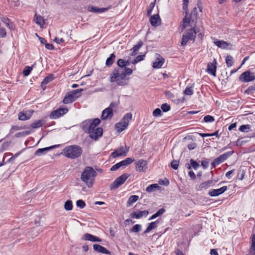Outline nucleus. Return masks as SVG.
Returning <instances> with one entry per match:
<instances>
[{
  "instance_id": "1",
  "label": "nucleus",
  "mask_w": 255,
  "mask_h": 255,
  "mask_svg": "<svg viewBox=\"0 0 255 255\" xmlns=\"http://www.w3.org/2000/svg\"><path fill=\"white\" fill-rule=\"evenodd\" d=\"M100 123V120L98 118L87 120L82 123V128L85 132L89 134L90 138L97 140L103 134V128H97Z\"/></svg>"
},
{
  "instance_id": "2",
  "label": "nucleus",
  "mask_w": 255,
  "mask_h": 255,
  "mask_svg": "<svg viewBox=\"0 0 255 255\" xmlns=\"http://www.w3.org/2000/svg\"><path fill=\"white\" fill-rule=\"evenodd\" d=\"M83 150L78 145H71L66 146L63 150L62 154L68 158L71 159L80 157L82 155Z\"/></svg>"
},
{
  "instance_id": "3",
  "label": "nucleus",
  "mask_w": 255,
  "mask_h": 255,
  "mask_svg": "<svg viewBox=\"0 0 255 255\" xmlns=\"http://www.w3.org/2000/svg\"><path fill=\"white\" fill-rule=\"evenodd\" d=\"M127 75L124 73V71L122 69H115L110 76L111 82H116L120 86H125L128 84V79L127 78Z\"/></svg>"
},
{
  "instance_id": "4",
  "label": "nucleus",
  "mask_w": 255,
  "mask_h": 255,
  "mask_svg": "<svg viewBox=\"0 0 255 255\" xmlns=\"http://www.w3.org/2000/svg\"><path fill=\"white\" fill-rule=\"evenodd\" d=\"M97 175V173L92 167L87 166L82 172L81 179L89 188H91L93 185L95 177Z\"/></svg>"
},
{
  "instance_id": "5",
  "label": "nucleus",
  "mask_w": 255,
  "mask_h": 255,
  "mask_svg": "<svg viewBox=\"0 0 255 255\" xmlns=\"http://www.w3.org/2000/svg\"><path fill=\"white\" fill-rule=\"evenodd\" d=\"M132 119V114L130 113L125 115L121 121L115 125L116 129L119 132H122L125 129L128 125L129 122Z\"/></svg>"
},
{
  "instance_id": "6",
  "label": "nucleus",
  "mask_w": 255,
  "mask_h": 255,
  "mask_svg": "<svg viewBox=\"0 0 255 255\" xmlns=\"http://www.w3.org/2000/svg\"><path fill=\"white\" fill-rule=\"evenodd\" d=\"M82 91V89H79L68 92L63 100V103L68 104L74 102L81 95V92Z\"/></svg>"
},
{
  "instance_id": "7",
  "label": "nucleus",
  "mask_w": 255,
  "mask_h": 255,
  "mask_svg": "<svg viewBox=\"0 0 255 255\" xmlns=\"http://www.w3.org/2000/svg\"><path fill=\"white\" fill-rule=\"evenodd\" d=\"M199 32L195 27H193L190 29L186 34L183 35L182 38L181 44L184 46L186 45L189 40H192L194 42L195 40L196 35Z\"/></svg>"
},
{
  "instance_id": "8",
  "label": "nucleus",
  "mask_w": 255,
  "mask_h": 255,
  "mask_svg": "<svg viewBox=\"0 0 255 255\" xmlns=\"http://www.w3.org/2000/svg\"><path fill=\"white\" fill-rule=\"evenodd\" d=\"M129 175L128 173H124L118 177L110 185V190H113L118 188L123 184L126 180L128 178Z\"/></svg>"
},
{
  "instance_id": "9",
  "label": "nucleus",
  "mask_w": 255,
  "mask_h": 255,
  "mask_svg": "<svg viewBox=\"0 0 255 255\" xmlns=\"http://www.w3.org/2000/svg\"><path fill=\"white\" fill-rule=\"evenodd\" d=\"M239 80L245 83L251 82L255 80V75L250 71H246L240 76Z\"/></svg>"
},
{
  "instance_id": "10",
  "label": "nucleus",
  "mask_w": 255,
  "mask_h": 255,
  "mask_svg": "<svg viewBox=\"0 0 255 255\" xmlns=\"http://www.w3.org/2000/svg\"><path fill=\"white\" fill-rule=\"evenodd\" d=\"M126 146H121L119 148H118L112 153V157L116 158L120 156H126L128 151L129 148H128L126 149Z\"/></svg>"
},
{
  "instance_id": "11",
  "label": "nucleus",
  "mask_w": 255,
  "mask_h": 255,
  "mask_svg": "<svg viewBox=\"0 0 255 255\" xmlns=\"http://www.w3.org/2000/svg\"><path fill=\"white\" fill-rule=\"evenodd\" d=\"M68 111L67 108H60L54 110L50 115V118L52 119H56L66 114Z\"/></svg>"
},
{
  "instance_id": "12",
  "label": "nucleus",
  "mask_w": 255,
  "mask_h": 255,
  "mask_svg": "<svg viewBox=\"0 0 255 255\" xmlns=\"http://www.w3.org/2000/svg\"><path fill=\"white\" fill-rule=\"evenodd\" d=\"M197 10V8L194 7L193 10L192 11L191 13V17H187L186 16L184 18L183 20V26L184 28H185L187 27L188 24L190 23L191 21L192 22L194 21V19H192V17L194 16L195 18L197 17V13H196V11Z\"/></svg>"
},
{
  "instance_id": "13",
  "label": "nucleus",
  "mask_w": 255,
  "mask_h": 255,
  "mask_svg": "<svg viewBox=\"0 0 255 255\" xmlns=\"http://www.w3.org/2000/svg\"><path fill=\"white\" fill-rule=\"evenodd\" d=\"M149 214L147 210L144 211H137V212H133L130 214V217L131 218L140 219L142 217H146Z\"/></svg>"
},
{
  "instance_id": "14",
  "label": "nucleus",
  "mask_w": 255,
  "mask_h": 255,
  "mask_svg": "<svg viewBox=\"0 0 255 255\" xmlns=\"http://www.w3.org/2000/svg\"><path fill=\"white\" fill-rule=\"evenodd\" d=\"M113 116V111L112 108H107L102 112L101 119L103 120L111 119Z\"/></svg>"
},
{
  "instance_id": "15",
  "label": "nucleus",
  "mask_w": 255,
  "mask_h": 255,
  "mask_svg": "<svg viewBox=\"0 0 255 255\" xmlns=\"http://www.w3.org/2000/svg\"><path fill=\"white\" fill-rule=\"evenodd\" d=\"M216 61L214 59L212 62H210L208 64L207 71L208 73L213 76L216 75Z\"/></svg>"
},
{
  "instance_id": "16",
  "label": "nucleus",
  "mask_w": 255,
  "mask_h": 255,
  "mask_svg": "<svg viewBox=\"0 0 255 255\" xmlns=\"http://www.w3.org/2000/svg\"><path fill=\"white\" fill-rule=\"evenodd\" d=\"M136 164V169L138 171H144L147 168V162L143 159L138 160Z\"/></svg>"
},
{
  "instance_id": "17",
  "label": "nucleus",
  "mask_w": 255,
  "mask_h": 255,
  "mask_svg": "<svg viewBox=\"0 0 255 255\" xmlns=\"http://www.w3.org/2000/svg\"><path fill=\"white\" fill-rule=\"evenodd\" d=\"M60 146V144H57L51 146L50 147L42 148H39L35 152L34 154L36 156H40L42 154H44L45 152L51 149L55 148L56 147H58Z\"/></svg>"
},
{
  "instance_id": "18",
  "label": "nucleus",
  "mask_w": 255,
  "mask_h": 255,
  "mask_svg": "<svg viewBox=\"0 0 255 255\" xmlns=\"http://www.w3.org/2000/svg\"><path fill=\"white\" fill-rule=\"evenodd\" d=\"M109 7H102L99 8L97 6H89L87 8L88 10L94 13H102L107 11Z\"/></svg>"
},
{
  "instance_id": "19",
  "label": "nucleus",
  "mask_w": 255,
  "mask_h": 255,
  "mask_svg": "<svg viewBox=\"0 0 255 255\" xmlns=\"http://www.w3.org/2000/svg\"><path fill=\"white\" fill-rule=\"evenodd\" d=\"M93 249L95 251L97 252L105 254L106 255H111V252L106 249L105 247L98 244H95L93 245Z\"/></svg>"
},
{
  "instance_id": "20",
  "label": "nucleus",
  "mask_w": 255,
  "mask_h": 255,
  "mask_svg": "<svg viewBox=\"0 0 255 255\" xmlns=\"http://www.w3.org/2000/svg\"><path fill=\"white\" fill-rule=\"evenodd\" d=\"M161 19L158 14L152 15L150 19V22L152 26L154 27L158 26L160 24Z\"/></svg>"
},
{
  "instance_id": "21",
  "label": "nucleus",
  "mask_w": 255,
  "mask_h": 255,
  "mask_svg": "<svg viewBox=\"0 0 255 255\" xmlns=\"http://www.w3.org/2000/svg\"><path fill=\"white\" fill-rule=\"evenodd\" d=\"M82 239L85 241H90L92 242H101V239L99 237L94 236L90 234L86 233L84 235Z\"/></svg>"
},
{
  "instance_id": "22",
  "label": "nucleus",
  "mask_w": 255,
  "mask_h": 255,
  "mask_svg": "<svg viewBox=\"0 0 255 255\" xmlns=\"http://www.w3.org/2000/svg\"><path fill=\"white\" fill-rule=\"evenodd\" d=\"M164 59L161 56L159 55L158 57L156 58L155 62L153 63V67L154 68H159L162 67L164 63Z\"/></svg>"
},
{
  "instance_id": "23",
  "label": "nucleus",
  "mask_w": 255,
  "mask_h": 255,
  "mask_svg": "<svg viewBox=\"0 0 255 255\" xmlns=\"http://www.w3.org/2000/svg\"><path fill=\"white\" fill-rule=\"evenodd\" d=\"M53 79V74H49L48 76L44 78L41 83V88L44 90L46 89V85L50 82L52 81Z\"/></svg>"
},
{
  "instance_id": "24",
  "label": "nucleus",
  "mask_w": 255,
  "mask_h": 255,
  "mask_svg": "<svg viewBox=\"0 0 255 255\" xmlns=\"http://www.w3.org/2000/svg\"><path fill=\"white\" fill-rule=\"evenodd\" d=\"M34 20L36 23L40 25V27H42L45 24V20L43 17L40 15L37 14L36 13L35 14Z\"/></svg>"
},
{
  "instance_id": "25",
  "label": "nucleus",
  "mask_w": 255,
  "mask_h": 255,
  "mask_svg": "<svg viewBox=\"0 0 255 255\" xmlns=\"http://www.w3.org/2000/svg\"><path fill=\"white\" fill-rule=\"evenodd\" d=\"M223 193V187L218 189H212L209 192V195L212 197L217 196Z\"/></svg>"
},
{
  "instance_id": "26",
  "label": "nucleus",
  "mask_w": 255,
  "mask_h": 255,
  "mask_svg": "<svg viewBox=\"0 0 255 255\" xmlns=\"http://www.w3.org/2000/svg\"><path fill=\"white\" fill-rule=\"evenodd\" d=\"M249 254L251 255H255V234H254L252 236L251 246Z\"/></svg>"
},
{
  "instance_id": "27",
  "label": "nucleus",
  "mask_w": 255,
  "mask_h": 255,
  "mask_svg": "<svg viewBox=\"0 0 255 255\" xmlns=\"http://www.w3.org/2000/svg\"><path fill=\"white\" fill-rule=\"evenodd\" d=\"M138 198L139 197L137 195L130 196L127 203V206L128 207H130L133 203H135L137 201Z\"/></svg>"
},
{
  "instance_id": "28",
  "label": "nucleus",
  "mask_w": 255,
  "mask_h": 255,
  "mask_svg": "<svg viewBox=\"0 0 255 255\" xmlns=\"http://www.w3.org/2000/svg\"><path fill=\"white\" fill-rule=\"evenodd\" d=\"M160 187L158 184H153L149 185L146 188V191L148 193L154 192L156 189L159 190Z\"/></svg>"
},
{
  "instance_id": "29",
  "label": "nucleus",
  "mask_w": 255,
  "mask_h": 255,
  "mask_svg": "<svg viewBox=\"0 0 255 255\" xmlns=\"http://www.w3.org/2000/svg\"><path fill=\"white\" fill-rule=\"evenodd\" d=\"M212 180H208L207 181L202 183L198 187V190H201L203 189H206L209 188L212 184Z\"/></svg>"
},
{
  "instance_id": "30",
  "label": "nucleus",
  "mask_w": 255,
  "mask_h": 255,
  "mask_svg": "<svg viewBox=\"0 0 255 255\" xmlns=\"http://www.w3.org/2000/svg\"><path fill=\"white\" fill-rule=\"evenodd\" d=\"M116 58V56L114 53H112L110 55V57H108L106 60V64L108 67H110L112 66L113 63H114Z\"/></svg>"
},
{
  "instance_id": "31",
  "label": "nucleus",
  "mask_w": 255,
  "mask_h": 255,
  "mask_svg": "<svg viewBox=\"0 0 255 255\" xmlns=\"http://www.w3.org/2000/svg\"><path fill=\"white\" fill-rule=\"evenodd\" d=\"M222 162H223V154L220 155L218 157L214 160L212 163V167H215Z\"/></svg>"
},
{
  "instance_id": "32",
  "label": "nucleus",
  "mask_w": 255,
  "mask_h": 255,
  "mask_svg": "<svg viewBox=\"0 0 255 255\" xmlns=\"http://www.w3.org/2000/svg\"><path fill=\"white\" fill-rule=\"evenodd\" d=\"M157 221L152 222L150 223L146 229L144 231L143 234H146L152 230L156 228L157 227Z\"/></svg>"
},
{
  "instance_id": "33",
  "label": "nucleus",
  "mask_w": 255,
  "mask_h": 255,
  "mask_svg": "<svg viewBox=\"0 0 255 255\" xmlns=\"http://www.w3.org/2000/svg\"><path fill=\"white\" fill-rule=\"evenodd\" d=\"M44 124V121L43 120H38L31 124V127L33 128H38L43 126Z\"/></svg>"
},
{
  "instance_id": "34",
  "label": "nucleus",
  "mask_w": 255,
  "mask_h": 255,
  "mask_svg": "<svg viewBox=\"0 0 255 255\" xmlns=\"http://www.w3.org/2000/svg\"><path fill=\"white\" fill-rule=\"evenodd\" d=\"M165 211V210L164 208H161L159 209L156 213L152 215L150 218L149 219V220H153L156 217L159 216L160 215L163 214Z\"/></svg>"
},
{
  "instance_id": "35",
  "label": "nucleus",
  "mask_w": 255,
  "mask_h": 255,
  "mask_svg": "<svg viewBox=\"0 0 255 255\" xmlns=\"http://www.w3.org/2000/svg\"><path fill=\"white\" fill-rule=\"evenodd\" d=\"M251 127L250 125H243L240 126L239 130L241 132H248L250 130Z\"/></svg>"
},
{
  "instance_id": "36",
  "label": "nucleus",
  "mask_w": 255,
  "mask_h": 255,
  "mask_svg": "<svg viewBox=\"0 0 255 255\" xmlns=\"http://www.w3.org/2000/svg\"><path fill=\"white\" fill-rule=\"evenodd\" d=\"M64 209L67 211H70L72 210L73 204L72 201L68 200L65 202L64 204Z\"/></svg>"
},
{
  "instance_id": "37",
  "label": "nucleus",
  "mask_w": 255,
  "mask_h": 255,
  "mask_svg": "<svg viewBox=\"0 0 255 255\" xmlns=\"http://www.w3.org/2000/svg\"><path fill=\"white\" fill-rule=\"evenodd\" d=\"M134 161V159L131 158H127L126 159L121 161V163L122 164V166H127L131 163H132Z\"/></svg>"
},
{
  "instance_id": "38",
  "label": "nucleus",
  "mask_w": 255,
  "mask_h": 255,
  "mask_svg": "<svg viewBox=\"0 0 255 255\" xmlns=\"http://www.w3.org/2000/svg\"><path fill=\"white\" fill-rule=\"evenodd\" d=\"M117 64L119 67L117 69H124V68L126 67V64L125 63V60L120 59L117 61Z\"/></svg>"
},
{
  "instance_id": "39",
  "label": "nucleus",
  "mask_w": 255,
  "mask_h": 255,
  "mask_svg": "<svg viewBox=\"0 0 255 255\" xmlns=\"http://www.w3.org/2000/svg\"><path fill=\"white\" fill-rule=\"evenodd\" d=\"M226 63L228 67H231L234 63L233 57L232 56H227L226 58Z\"/></svg>"
},
{
  "instance_id": "40",
  "label": "nucleus",
  "mask_w": 255,
  "mask_h": 255,
  "mask_svg": "<svg viewBox=\"0 0 255 255\" xmlns=\"http://www.w3.org/2000/svg\"><path fill=\"white\" fill-rule=\"evenodd\" d=\"M32 70V66H26L23 70L22 74L24 76H27L30 74V73Z\"/></svg>"
},
{
  "instance_id": "41",
  "label": "nucleus",
  "mask_w": 255,
  "mask_h": 255,
  "mask_svg": "<svg viewBox=\"0 0 255 255\" xmlns=\"http://www.w3.org/2000/svg\"><path fill=\"white\" fill-rule=\"evenodd\" d=\"M141 226L139 224L135 225L130 230V232L137 233L140 231Z\"/></svg>"
},
{
  "instance_id": "42",
  "label": "nucleus",
  "mask_w": 255,
  "mask_h": 255,
  "mask_svg": "<svg viewBox=\"0 0 255 255\" xmlns=\"http://www.w3.org/2000/svg\"><path fill=\"white\" fill-rule=\"evenodd\" d=\"M190 163L195 170H197L200 167L199 164L193 159L190 160Z\"/></svg>"
},
{
  "instance_id": "43",
  "label": "nucleus",
  "mask_w": 255,
  "mask_h": 255,
  "mask_svg": "<svg viewBox=\"0 0 255 255\" xmlns=\"http://www.w3.org/2000/svg\"><path fill=\"white\" fill-rule=\"evenodd\" d=\"M142 45H143L142 41L141 40H140L136 45H134L133 46V47H132L131 49V50H134V51H137H137L142 46Z\"/></svg>"
},
{
  "instance_id": "44",
  "label": "nucleus",
  "mask_w": 255,
  "mask_h": 255,
  "mask_svg": "<svg viewBox=\"0 0 255 255\" xmlns=\"http://www.w3.org/2000/svg\"><path fill=\"white\" fill-rule=\"evenodd\" d=\"M170 106L167 103L163 104L161 106V109L163 112H167L170 110Z\"/></svg>"
},
{
  "instance_id": "45",
  "label": "nucleus",
  "mask_w": 255,
  "mask_h": 255,
  "mask_svg": "<svg viewBox=\"0 0 255 255\" xmlns=\"http://www.w3.org/2000/svg\"><path fill=\"white\" fill-rule=\"evenodd\" d=\"M193 87H186L184 91V94L186 95H192L193 94Z\"/></svg>"
},
{
  "instance_id": "46",
  "label": "nucleus",
  "mask_w": 255,
  "mask_h": 255,
  "mask_svg": "<svg viewBox=\"0 0 255 255\" xmlns=\"http://www.w3.org/2000/svg\"><path fill=\"white\" fill-rule=\"evenodd\" d=\"M18 119L21 121H26L28 120L27 115L23 112H20L18 114Z\"/></svg>"
},
{
  "instance_id": "47",
  "label": "nucleus",
  "mask_w": 255,
  "mask_h": 255,
  "mask_svg": "<svg viewBox=\"0 0 255 255\" xmlns=\"http://www.w3.org/2000/svg\"><path fill=\"white\" fill-rule=\"evenodd\" d=\"M76 205L80 209L84 208L86 206V204H85V202L83 200H81V199L77 201Z\"/></svg>"
},
{
  "instance_id": "48",
  "label": "nucleus",
  "mask_w": 255,
  "mask_h": 255,
  "mask_svg": "<svg viewBox=\"0 0 255 255\" xmlns=\"http://www.w3.org/2000/svg\"><path fill=\"white\" fill-rule=\"evenodd\" d=\"M179 163V160H172L170 164L171 167L175 170L177 169L178 168Z\"/></svg>"
},
{
  "instance_id": "49",
  "label": "nucleus",
  "mask_w": 255,
  "mask_h": 255,
  "mask_svg": "<svg viewBox=\"0 0 255 255\" xmlns=\"http://www.w3.org/2000/svg\"><path fill=\"white\" fill-rule=\"evenodd\" d=\"M204 121L206 123H211L214 121V119L210 115H207L204 117Z\"/></svg>"
},
{
  "instance_id": "50",
  "label": "nucleus",
  "mask_w": 255,
  "mask_h": 255,
  "mask_svg": "<svg viewBox=\"0 0 255 255\" xmlns=\"http://www.w3.org/2000/svg\"><path fill=\"white\" fill-rule=\"evenodd\" d=\"M1 21L5 24L7 27L9 28V29L12 28L10 25L11 24L9 23V20L8 18H3L1 19Z\"/></svg>"
},
{
  "instance_id": "51",
  "label": "nucleus",
  "mask_w": 255,
  "mask_h": 255,
  "mask_svg": "<svg viewBox=\"0 0 255 255\" xmlns=\"http://www.w3.org/2000/svg\"><path fill=\"white\" fill-rule=\"evenodd\" d=\"M122 166H122V164L121 162H118L117 164L113 165L111 167V171H116Z\"/></svg>"
},
{
  "instance_id": "52",
  "label": "nucleus",
  "mask_w": 255,
  "mask_h": 255,
  "mask_svg": "<svg viewBox=\"0 0 255 255\" xmlns=\"http://www.w3.org/2000/svg\"><path fill=\"white\" fill-rule=\"evenodd\" d=\"M29 133H30L29 131H22V132H19L16 133L15 134V136L16 137H19L20 136H24L25 135H27Z\"/></svg>"
},
{
  "instance_id": "53",
  "label": "nucleus",
  "mask_w": 255,
  "mask_h": 255,
  "mask_svg": "<svg viewBox=\"0 0 255 255\" xmlns=\"http://www.w3.org/2000/svg\"><path fill=\"white\" fill-rule=\"evenodd\" d=\"M153 115L154 117H159L161 115V111L159 108H156L153 112Z\"/></svg>"
},
{
  "instance_id": "54",
  "label": "nucleus",
  "mask_w": 255,
  "mask_h": 255,
  "mask_svg": "<svg viewBox=\"0 0 255 255\" xmlns=\"http://www.w3.org/2000/svg\"><path fill=\"white\" fill-rule=\"evenodd\" d=\"M159 183L160 185L167 186L169 184V181L166 178H165V179H160L159 181Z\"/></svg>"
},
{
  "instance_id": "55",
  "label": "nucleus",
  "mask_w": 255,
  "mask_h": 255,
  "mask_svg": "<svg viewBox=\"0 0 255 255\" xmlns=\"http://www.w3.org/2000/svg\"><path fill=\"white\" fill-rule=\"evenodd\" d=\"M6 35V32L4 28L0 27V37H4Z\"/></svg>"
},
{
  "instance_id": "56",
  "label": "nucleus",
  "mask_w": 255,
  "mask_h": 255,
  "mask_svg": "<svg viewBox=\"0 0 255 255\" xmlns=\"http://www.w3.org/2000/svg\"><path fill=\"white\" fill-rule=\"evenodd\" d=\"M124 73L127 75H130L132 73V70L129 68L125 67L124 68Z\"/></svg>"
},
{
  "instance_id": "57",
  "label": "nucleus",
  "mask_w": 255,
  "mask_h": 255,
  "mask_svg": "<svg viewBox=\"0 0 255 255\" xmlns=\"http://www.w3.org/2000/svg\"><path fill=\"white\" fill-rule=\"evenodd\" d=\"M155 6V3L154 2H151L150 3V5H149V9H148L147 10V14L148 15H149L151 14V12H152V9Z\"/></svg>"
},
{
  "instance_id": "58",
  "label": "nucleus",
  "mask_w": 255,
  "mask_h": 255,
  "mask_svg": "<svg viewBox=\"0 0 255 255\" xmlns=\"http://www.w3.org/2000/svg\"><path fill=\"white\" fill-rule=\"evenodd\" d=\"M234 153L233 150H231L228 152L224 153V160L230 157L232 154Z\"/></svg>"
},
{
  "instance_id": "59",
  "label": "nucleus",
  "mask_w": 255,
  "mask_h": 255,
  "mask_svg": "<svg viewBox=\"0 0 255 255\" xmlns=\"http://www.w3.org/2000/svg\"><path fill=\"white\" fill-rule=\"evenodd\" d=\"M234 170H231L226 173V176L228 178L230 179L233 175Z\"/></svg>"
},
{
  "instance_id": "60",
  "label": "nucleus",
  "mask_w": 255,
  "mask_h": 255,
  "mask_svg": "<svg viewBox=\"0 0 255 255\" xmlns=\"http://www.w3.org/2000/svg\"><path fill=\"white\" fill-rule=\"evenodd\" d=\"M54 42H55L57 44H60L61 43H63L64 42V40L63 38H59L56 37L53 40Z\"/></svg>"
},
{
  "instance_id": "61",
  "label": "nucleus",
  "mask_w": 255,
  "mask_h": 255,
  "mask_svg": "<svg viewBox=\"0 0 255 255\" xmlns=\"http://www.w3.org/2000/svg\"><path fill=\"white\" fill-rule=\"evenodd\" d=\"M45 47H46L47 49H49V50H53V49H54V46L53 45V44H50V43H47V42H46V43L45 44Z\"/></svg>"
},
{
  "instance_id": "62",
  "label": "nucleus",
  "mask_w": 255,
  "mask_h": 255,
  "mask_svg": "<svg viewBox=\"0 0 255 255\" xmlns=\"http://www.w3.org/2000/svg\"><path fill=\"white\" fill-rule=\"evenodd\" d=\"M188 175L190 177L191 179H192V180L195 179L196 175H195V173L193 172V171H189L188 173Z\"/></svg>"
},
{
  "instance_id": "63",
  "label": "nucleus",
  "mask_w": 255,
  "mask_h": 255,
  "mask_svg": "<svg viewBox=\"0 0 255 255\" xmlns=\"http://www.w3.org/2000/svg\"><path fill=\"white\" fill-rule=\"evenodd\" d=\"M232 45L230 43L224 41V49H231Z\"/></svg>"
},
{
  "instance_id": "64",
  "label": "nucleus",
  "mask_w": 255,
  "mask_h": 255,
  "mask_svg": "<svg viewBox=\"0 0 255 255\" xmlns=\"http://www.w3.org/2000/svg\"><path fill=\"white\" fill-rule=\"evenodd\" d=\"M201 165L204 168H206L208 166V162L205 160H203L201 162Z\"/></svg>"
}]
</instances>
